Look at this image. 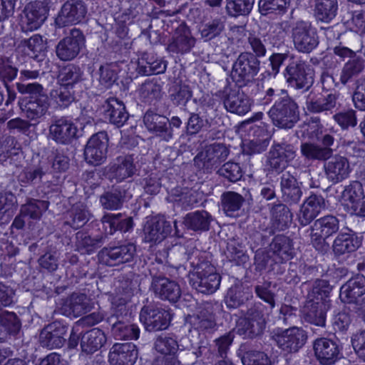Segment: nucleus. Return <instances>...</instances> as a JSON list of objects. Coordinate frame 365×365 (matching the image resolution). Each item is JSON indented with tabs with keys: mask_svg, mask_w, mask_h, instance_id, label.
<instances>
[{
	"mask_svg": "<svg viewBox=\"0 0 365 365\" xmlns=\"http://www.w3.org/2000/svg\"><path fill=\"white\" fill-rule=\"evenodd\" d=\"M48 206L49 202L47 200L30 198L24 205H21L20 211L27 220H40L43 212L48 210Z\"/></svg>",
	"mask_w": 365,
	"mask_h": 365,
	"instance_id": "13d9d810",
	"label": "nucleus"
},
{
	"mask_svg": "<svg viewBox=\"0 0 365 365\" xmlns=\"http://www.w3.org/2000/svg\"><path fill=\"white\" fill-rule=\"evenodd\" d=\"M166 62L152 53L145 52L138 58L136 72L140 76L163 73L166 70Z\"/></svg>",
	"mask_w": 365,
	"mask_h": 365,
	"instance_id": "4c0bfd02",
	"label": "nucleus"
},
{
	"mask_svg": "<svg viewBox=\"0 0 365 365\" xmlns=\"http://www.w3.org/2000/svg\"><path fill=\"white\" fill-rule=\"evenodd\" d=\"M365 276L356 274L340 289V298L344 303L353 304V309L365 321Z\"/></svg>",
	"mask_w": 365,
	"mask_h": 365,
	"instance_id": "6e6552de",
	"label": "nucleus"
},
{
	"mask_svg": "<svg viewBox=\"0 0 365 365\" xmlns=\"http://www.w3.org/2000/svg\"><path fill=\"white\" fill-rule=\"evenodd\" d=\"M212 216L206 210H197L187 213L184 217L185 226L196 232H207L210 230Z\"/></svg>",
	"mask_w": 365,
	"mask_h": 365,
	"instance_id": "79ce46f5",
	"label": "nucleus"
},
{
	"mask_svg": "<svg viewBox=\"0 0 365 365\" xmlns=\"http://www.w3.org/2000/svg\"><path fill=\"white\" fill-rule=\"evenodd\" d=\"M255 0H225V11L231 18L247 16L252 12Z\"/></svg>",
	"mask_w": 365,
	"mask_h": 365,
	"instance_id": "5fc2aeb1",
	"label": "nucleus"
},
{
	"mask_svg": "<svg viewBox=\"0 0 365 365\" xmlns=\"http://www.w3.org/2000/svg\"><path fill=\"white\" fill-rule=\"evenodd\" d=\"M48 173V162L40 160L37 165L24 168L18 175V180L24 186L36 185Z\"/></svg>",
	"mask_w": 365,
	"mask_h": 365,
	"instance_id": "a19ab883",
	"label": "nucleus"
},
{
	"mask_svg": "<svg viewBox=\"0 0 365 365\" xmlns=\"http://www.w3.org/2000/svg\"><path fill=\"white\" fill-rule=\"evenodd\" d=\"M103 108L105 118L118 128L123 126L129 118L124 103L115 98L107 99Z\"/></svg>",
	"mask_w": 365,
	"mask_h": 365,
	"instance_id": "e433bc0d",
	"label": "nucleus"
},
{
	"mask_svg": "<svg viewBox=\"0 0 365 365\" xmlns=\"http://www.w3.org/2000/svg\"><path fill=\"white\" fill-rule=\"evenodd\" d=\"M291 38L294 48L299 53L309 54L319 44L317 29L309 21L298 20L293 24Z\"/></svg>",
	"mask_w": 365,
	"mask_h": 365,
	"instance_id": "0eeeda50",
	"label": "nucleus"
},
{
	"mask_svg": "<svg viewBox=\"0 0 365 365\" xmlns=\"http://www.w3.org/2000/svg\"><path fill=\"white\" fill-rule=\"evenodd\" d=\"M91 214L86 205L78 202L72 205L65 215V224L74 230L82 227L89 220Z\"/></svg>",
	"mask_w": 365,
	"mask_h": 365,
	"instance_id": "37998d69",
	"label": "nucleus"
},
{
	"mask_svg": "<svg viewBox=\"0 0 365 365\" xmlns=\"http://www.w3.org/2000/svg\"><path fill=\"white\" fill-rule=\"evenodd\" d=\"M332 287L325 279H317L312 284L307 294V300L314 302H323L330 304L329 299Z\"/></svg>",
	"mask_w": 365,
	"mask_h": 365,
	"instance_id": "680f3d73",
	"label": "nucleus"
},
{
	"mask_svg": "<svg viewBox=\"0 0 365 365\" xmlns=\"http://www.w3.org/2000/svg\"><path fill=\"white\" fill-rule=\"evenodd\" d=\"M0 326L14 338L19 337L21 332V320L14 312H0Z\"/></svg>",
	"mask_w": 365,
	"mask_h": 365,
	"instance_id": "4d7b16f0",
	"label": "nucleus"
},
{
	"mask_svg": "<svg viewBox=\"0 0 365 365\" xmlns=\"http://www.w3.org/2000/svg\"><path fill=\"white\" fill-rule=\"evenodd\" d=\"M154 267L150 269L152 275L151 289L159 299L175 303L181 297V289L178 282L163 275L153 273Z\"/></svg>",
	"mask_w": 365,
	"mask_h": 365,
	"instance_id": "412c9836",
	"label": "nucleus"
},
{
	"mask_svg": "<svg viewBox=\"0 0 365 365\" xmlns=\"http://www.w3.org/2000/svg\"><path fill=\"white\" fill-rule=\"evenodd\" d=\"M170 197L175 206L185 210L192 208L198 203L196 192L187 188L182 190H176L171 194Z\"/></svg>",
	"mask_w": 365,
	"mask_h": 365,
	"instance_id": "e2e57ef3",
	"label": "nucleus"
},
{
	"mask_svg": "<svg viewBox=\"0 0 365 365\" xmlns=\"http://www.w3.org/2000/svg\"><path fill=\"white\" fill-rule=\"evenodd\" d=\"M225 29V21L223 17H215L202 22L199 31L201 38L205 41L215 39L222 34Z\"/></svg>",
	"mask_w": 365,
	"mask_h": 365,
	"instance_id": "3c124183",
	"label": "nucleus"
},
{
	"mask_svg": "<svg viewBox=\"0 0 365 365\" xmlns=\"http://www.w3.org/2000/svg\"><path fill=\"white\" fill-rule=\"evenodd\" d=\"M314 354L322 365H333L343 356L342 344L338 339L320 337L313 342Z\"/></svg>",
	"mask_w": 365,
	"mask_h": 365,
	"instance_id": "2eb2a0df",
	"label": "nucleus"
},
{
	"mask_svg": "<svg viewBox=\"0 0 365 365\" xmlns=\"http://www.w3.org/2000/svg\"><path fill=\"white\" fill-rule=\"evenodd\" d=\"M280 191L283 202L291 206L299 204L302 195V182L290 171L283 173L279 177Z\"/></svg>",
	"mask_w": 365,
	"mask_h": 365,
	"instance_id": "393cba45",
	"label": "nucleus"
},
{
	"mask_svg": "<svg viewBox=\"0 0 365 365\" xmlns=\"http://www.w3.org/2000/svg\"><path fill=\"white\" fill-rule=\"evenodd\" d=\"M102 236L91 237L84 232H78L76 234V250L81 254H91L101 247L103 244Z\"/></svg>",
	"mask_w": 365,
	"mask_h": 365,
	"instance_id": "864d4df0",
	"label": "nucleus"
},
{
	"mask_svg": "<svg viewBox=\"0 0 365 365\" xmlns=\"http://www.w3.org/2000/svg\"><path fill=\"white\" fill-rule=\"evenodd\" d=\"M221 208L228 217H236L245 202V198L238 192L226 191L221 195Z\"/></svg>",
	"mask_w": 365,
	"mask_h": 365,
	"instance_id": "49530a36",
	"label": "nucleus"
},
{
	"mask_svg": "<svg viewBox=\"0 0 365 365\" xmlns=\"http://www.w3.org/2000/svg\"><path fill=\"white\" fill-rule=\"evenodd\" d=\"M101 222L106 229L109 227L108 233L112 235L116 231L129 232L133 229V220L131 217H124L121 213H108L103 216Z\"/></svg>",
	"mask_w": 365,
	"mask_h": 365,
	"instance_id": "09e8293b",
	"label": "nucleus"
},
{
	"mask_svg": "<svg viewBox=\"0 0 365 365\" xmlns=\"http://www.w3.org/2000/svg\"><path fill=\"white\" fill-rule=\"evenodd\" d=\"M89 301L85 294L73 293L66 299L62 309L68 315L78 317L90 310Z\"/></svg>",
	"mask_w": 365,
	"mask_h": 365,
	"instance_id": "a18cd8bd",
	"label": "nucleus"
},
{
	"mask_svg": "<svg viewBox=\"0 0 365 365\" xmlns=\"http://www.w3.org/2000/svg\"><path fill=\"white\" fill-rule=\"evenodd\" d=\"M327 180L336 184L346 179L351 172L348 159L339 155L331 156L324 165Z\"/></svg>",
	"mask_w": 365,
	"mask_h": 365,
	"instance_id": "2f4dec72",
	"label": "nucleus"
},
{
	"mask_svg": "<svg viewBox=\"0 0 365 365\" xmlns=\"http://www.w3.org/2000/svg\"><path fill=\"white\" fill-rule=\"evenodd\" d=\"M84 44L83 33L80 29L73 28L67 36L57 43L56 54L61 61H72L79 54Z\"/></svg>",
	"mask_w": 365,
	"mask_h": 365,
	"instance_id": "dca6fc26",
	"label": "nucleus"
},
{
	"mask_svg": "<svg viewBox=\"0 0 365 365\" xmlns=\"http://www.w3.org/2000/svg\"><path fill=\"white\" fill-rule=\"evenodd\" d=\"M221 99L224 107L227 112L244 115L250 111L252 101L240 88L226 87L222 92Z\"/></svg>",
	"mask_w": 365,
	"mask_h": 365,
	"instance_id": "a211bd4d",
	"label": "nucleus"
},
{
	"mask_svg": "<svg viewBox=\"0 0 365 365\" xmlns=\"http://www.w3.org/2000/svg\"><path fill=\"white\" fill-rule=\"evenodd\" d=\"M83 71L73 64H69L62 68L58 75V82L60 85L73 88V86L82 80Z\"/></svg>",
	"mask_w": 365,
	"mask_h": 365,
	"instance_id": "052dcab7",
	"label": "nucleus"
},
{
	"mask_svg": "<svg viewBox=\"0 0 365 365\" xmlns=\"http://www.w3.org/2000/svg\"><path fill=\"white\" fill-rule=\"evenodd\" d=\"M88 14V6L83 0H67L61 6L55 19L58 28L83 22Z\"/></svg>",
	"mask_w": 365,
	"mask_h": 365,
	"instance_id": "4468645a",
	"label": "nucleus"
},
{
	"mask_svg": "<svg viewBox=\"0 0 365 365\" xmlns=\"http://www.w3.org/2000/svg\"><path fill=\"white\" fill-rule=\"evenodd\" d=\"M361 245V240L353 230L345 228L337 235L333 242V251L337 256L355 252Z\"/></svg>",
	"mask_w": 365,
	"mask_h": 365,
	"instance_id": "f704fd0d",
	"label": "nucleus"
},
{
	"mask_svg": "<svg viewBox=\"0 0 365 365\" xmlns=\"http://www.w3.org/2000/svg\"><path fill=\"white\" fill-rule=\"evenodd\" d=\"M77 133V126L68 117L55 119L49 126V135L58 144L72 143L78 138Z\"/></svg>",
	"mask_w": 365,
	"mask_h": 365,
	"instance_id": "b1692460",
	"label": "nucleus"
},
{
	"mask_svg": "<svg viewBox=\"0 0 365 365\" xmlns=\"http://www.w3.org/2000/svg\"><path fill=\"white\" fill-rule=\"evenodd\" d=\"M136 172L133 155H125L118 156L113 163L109 164L107 174L111 181L121 182L134 176Z\"/></svg>",
	"mask_w": 365,
	"mask_h": 365,
	"instance_id": "bb28decb",
	"label": "nucleus"
},
{
	"mask_svg": "<svg viewBox=\"0 0 365 365\" xmlns=\"http://www.w3.org/2000/svg\"><path fill=\"white\" fill-rule=\"evenodd\" d=\"M132 182L128 181L123 185L113 186L100 197V203L103 209L116 210L120 209L125 202L133 197Z\"/></svg>",
	"mask_w": 365,
	"mask_h": 365,
	"instance_id": "5701e85b",
	"label": "nucleus"
},
{
	"mask_svg": "<svg viewBox=\"0 0 365 365\" xmlns=\"http://www.w3.org/2000/svg\"><path fill=\"white\" fill-rule=\"evenodd\" d=\"M286 203L279 202L272 205V227L268 228L266 232L269 235H274L275 230L282 231L286 230L292 221V213Z\"/></svg>",
	"mask_w": 365,
	"mask_h": 365,
	"instance_id": "58836bf2",
	"label": "nucleus"
},
{
	"mask_svg": "<svg viewBox=\"0 0 365 365\" xmlns=\"http://www.w3.org/2000/svg\"><path fill=\"white\" fill-rule=\"evenodd\" d=\"M106 342V334L101 329L98 328L86 331L81 338L82 351L86 354L94 353L100 349Z\"/></svg>",
	"mask_w": 365,
	"mask_h": 365,
	"instance_id": "de8ad7c7",
	"label": "nucleus"
},
{
	"mask_svg": "<svg viewBox=\"0 0 365 365\" xmlns=\"http://www.w3.org/2000/svg\"><path fill=\"white\" fill-rule=\"evenodd\" d=\"M269 250L275 263H284L293 257L292 240L283 234L274 235L269 243Z\"/></svg>",
	"mask_w": 365,
	"mask_h": 365,
	"instance_id": "72a5a7b5",
	"label": "nucleus"
},
{
	"mask_svg": "<svg viewBox=\"0 0 365 365\" xmlns=\"http://www.w3.org/2000/svg\"><path fill=\"white\" fill-rule=\"evenodd\" d=\"M272 339L282 351L292 354L298 352L304 346L307 334L302 328L292 327L284 330H274Z\"/></svg>",
	"mask_w": 365,
	"mask_h": 365,
	"instance_id": "9b49d317",
	"label": "nucleus"
},
{
	"mask_svg": "<svg viewBox=\"0 0 365 365\" xmlns=\"http://www.w3.org/2000/svg\"><path fill=\"white\" fill-rule=\"evenodd\" d=\"M313 232L318 231L322 236L330 237L339 229V221L333 215H326L317 219L311 227Z\"/></svg>",
	"mask_w": 365,
	"mask_h": 365,
	"instance_id": "0e129e2a",
	"label": "nucleus"
},
{
	"mask_svg": "<svg viewBox=\"0 0 365 365\" xmlns=\"http://www.w3.org/2000/svg\"><path fill=\"white\" fill-rule=\"evenodd\" d=\"M172 232V226L163 215H155L148 218L144 228V240L146 242L159 243Z\"/></svg>",
	"mask_w": 365,
	"mask_h": 365,
	"instance_id": "a878e982",
	"label": "nucleus"
},
{
	"mask_svg": "<svg viewBox=\"0 0 365 365\" xmlns=\"http://www.w3.org/2000/svg\"><path fill=\"white\" fill-rule=\"evenodd\" d=\"M50 97L60 108H68L75 101L73 88L62 85L51 90Z\"/></svg>",
	"mask_w": 365,
	"mask_h": 365,
	"instance_id": "774afa93",
	"label": "nucleus"
},
{
	"mask_svg": "<svg viewBox=\"0 0 365 365\" xmlns=\"http://www.w3.org/2000/svg\"><path fill=\"white\" fill-rule=\"evenodd\" d=\"M140 320L149 332L163 331L169 327L172 314L162 305L150 303L142 307Z\"/></svg>",
	"mask_w": 365,
	"mask_h": 365,
	"instance_id": "9d476101",
	"label": "nucleus"
},
{
	"mask_svg": "<svg viewBox=\"0 0 365 365\" xmlns=\"http://www.w3.org/2000/svg\"><path fill=\"white\" fill-rule=\"evenodd\" d=\"M314 16L317 21L330 23L336 16L338 0H313Z\"/></svg>",
	"mask_w": 365,
	"mask_h": 365,
	"instance_id": "c03bdc74",
	"label": "nucleus"
},
{
	"mask_svg": "<svg viewBox=\"0 0 365 365\" xmlns=\"http://www.w3.org/2000/svg\"><path fill=\"white\" fill-rule=\"evenodd\" d=\"M186 322L192 329L202 334H211L217 329L216 316L210 303L205 304L196 313L189 314Z\"/></svg>",
	"mask_w": 365,
	"mask_h": 365,
	"instance_id": "aec40b11",
	"label": "nucleus"
},
{
	"mask_svg": "<svg viewBox=\"0 0 365 365\" xmlns=\"http://www.w3.org/2000/svg\"><path fill=\"white\" fill-rule=\"evenodd\" d=\"M264 306L260 302L252 304L246 313L240 317L235 330L244 339H255L264 333L266 328V319L264 314Z\"/></svg>",
	"mask_w": 365,
	"mask_h": 365,
	"instance_id": "20e7f679",
	"label": "nucleus"
},
{
	"mask_svg": "<svg viewBox=\"0 0 365 365\" xmlns=\"http://www.w3.org/2000/svg\"><path fill=\"white\" fill-rule=\"evenodd\" d=\"M274 101L267 115L273 125L280 129H291L300 119L299 107L295 99L285 89L269 87L258 98L262 106H269Z\"/></svg>",
	"mask_w": 365,
	"mask_h": 365,
	"instance_id": "f257e3e1",
	"label": "nucleus"
},
{
	"mask_svg": "<svg viewBox=\"0 0 365 365\" xmlns=\"http://www.w3.org/2000/svg\"><path fill=\"white\" fill-rule=\"evenodd\" d=\"M179 252L182 255V260L189 262L193 268L190 277L191 286L202 294L215 292L220 287L221 277L210 262L209 253L196 248L187 250L185 247H180Z\"/></svg>",
	"mask_w": 365,
	"mask_h": 365,
	"instance_id": "f03ea898",
	"label": "nucleus"
},
{
	"mask_svg": "<svg viewBox=\"0 0 365 365\" xmlns=\"http://www.w3.org/2000/svg\"><path fill=\"white\" fill-rule=\"evenodd\" d=\"M192 97V91L186 84L176 83L169 90V98L175 106L185 107Z\"/></svg>",
	"mask_w": 365,
	"mask_h": 365,
	"instance_id": "69168bd1",
	"label": "nucleus"
},
{
	"mask_svg": "<svg viewBox=\"0 0 365 365\" xmlns=\"http://www.w3.org/2000/svg\"><path fill=\"white\" fill-rule=\"evenodd\" d=\"M339 98L340 93L337 91L324 95L315 90H312L306 96V108L312 113H333L341 107Z\"/></svg>",
	"mask_w": 365,
	"mask_h": 365,
	"instance_id": "ddd939ff",
	"label": "nucleus"
},
{
	"mask_svg": "<svg viewBox=\"0 0 365 365\" xmlns=\"http://www.w3.org/2000/svg\"><path fill=\"white\" fill-rule=\"evenodd\" d=\"M68 327L59 321L53 322L45 326L40 332L39 342L41 346L50 349L62 347Z\"/></svg>",
	"mask_w": 365,
	"mask_h": 365,
	"instance_id": "cd10ccee",
	"label": "nucleus"
},
{
	"mask_svg": "<svg viewBox=\"0 0 365 365\" xmlns=\"http://www.w3.org/2000/svg\"><path fill=\"white\" fill-rule=\"evenodd\" d=\"M197 39L185 24H180L167 44L166 51L172 54L183 56L195 46Z\"/></svg>",
	"mask_w": 365,
	"mask_h": 365,
	"instance_id": "f3484780",
	"label": "nucleus"
},
{
	"mask_svg": "<svg viewBox=\"0 0 365 365\" xmlns=\"http://www.w3.org/2000/svg\"><path fill=\"white\" fill-rule=\"evenodd\" d=\"M364 68V61L360 56H356L349 59L343 66L341 74L340 81L343 85H346L354 78L357 77Z\"/></svg>",
	"mask_w": 365,
	"mask_h": 365,
	"instance_id": "bf43d9fd",
	"label": "nucleus"
},
{
	"mask_svg": "<svg viewBox=\"0 0 365 365\" xmlns=\"http://www.w3.org/2000/svg\"><path fill=\"white\" fill-rule=\"evenodd\" d=\"M290 0H259V12L262 16H282L287 12Z\"/></svg>",
	"mask_w": 365,
	"mask_h": 365,
	"instance_id": "6e6d98bb",
	"label": "nucleus"
},
{
	"mask_svg": "<svg viewBox=\"0 0 365 365\" xmlns=\"http://www.w3.org/2000/svg\"><path fill=\"white\" fill-rule=\"evenodd\" d=\"M108 137L105 131L93 134L88 140L84 150L86 160L91 165H99L107 158Z\"/></svg>",
	"mask_w": 365,
	"mask_h": 365,
	"instance_id": "6ab92c4d",
	"label": "nucleus"
},
{
	"mask_svg": "<svg viewBox=\"0 0 365 365\" xmlns=\"http://www.w3.org/2000/svg\"><path fill=\"white\" fill-rule=\"evenodd\" d=\"M103 252L107 257L106 263L115 266L132 262L136 256V247L133 243L127 242L106 248Z\"/></svg>",
	"mask_w": 365,
	"mask_h": 365,
	"instance_id": "c9c22d12",
	"label": "nucleus"
},
{
	"mask_svg": "<svg viewBox=\"0 0 365 365\" xmlns=\"http://www.w3.org/2000/svg\"><path fill=\"white\" fill-rule=\"evenodd\" d=\"M229 154L230 149L225 144H210L195 157V165L203 173H211L227 160Z\"/></svg>",
	"mask_w": 365,
	"mask_h": 365,
	"instance_id": "1a4fd4ad",
	"label": "nucleus"
},
{
	"mask_svg": "<svg viewBox=\"0 0 365 365\" xmlns=\"http://www.w3.org/2000/svg\"><path fill=\"white\" fill-rule=\"evenodd\" d=\"M138 349L133 343H115L110 349L108 359L111 365H134Z\"/></svg>",
	"mask_w": 365,
	"mask_h": 365,
	"instance_id": "473e14b6",
	"label": "nucleus"
},
{
	"mask_svg": "<svg viewBox=\"0 0 365 365\" xmlns=\"http://www.w3.org/2000/svg\"><path fill=\"white\" fill-rule=\"evenodd\" d=\"M327 152L320 145L312 142L302 143L300 145L301 155L307 161H327L330 158Z\"/></svg>",
	"mask_w": 365,
	"mask_h": 365,
	"instance_id": "338daca9",
	"label": "nucleus"
},
{
	"mask_svg": "<svg viewBox=\"0 0 365 365\" xmlns=\"http://www.w3.org/2000/svg\"><path fill=\"white\" fill-rule=\"evenodd\" d=\"M119 302H113L110 315L106 318V322L109 324L110 329L118 327L121 324H126L132 321L131 312L126 305L125 299H119Z\"/></svg>",
	"mask_w": 365,
	"mask_h": 365,
	"instance_id": "8fccbe9b",
	"label": "nucleus"
},
{
	"mask_svg": "<svg viewBox=\"0 0 365 365\" xmlns=\"http://www.w3.org/2000/svg\"><path fill=\"white\" fill-rule=\"evenodd\" d=\"M261 68V61L245 52L239 54L232 64L231 78L239 88L251 86Z\"/></svg>",
	"mask_w": 365,
	"mask_h": 365,
	"instance_id": "423d86ee",
	"label": "nucleus"
},
{
	"mask_svg": "<svg viewBox=\"0 0 365 365\" xmlns=\"http://www.w3.org/2000/svg\"><path fill=\"white\" fill-rule=\"evenodd\" d=\"M329 308V303L307 300L304 307V318L310 324L324 327L326 325L327 312Z\"/></svg>",
	"mask_w": 365,
	"mask_h": 365,
	"instance_id": "ea45409f",
	"label": "nucleus"
},
{
	"mask_svg": "<svg viewBox=\"0 0 365 365\" xmlns=\"http://www.w3.org/2000/svg\"><path fill=\"white\" fill-rule=\"evenodd\" d=\"M21 29L24 31H32L38 29L46 19L47 9L43 2L35 1L30 2L24 10Z\"/></svg>",
	"mask_w": 365,
	"mask_h": 365,
	"instance_id": "c756f323",
	"label": "nucleus"
},
{
	"mask_svg": "<svg viewBox=\"0 0 365 365\" xmlns=\"http://www.w3.org/2000/svg\"><path fill=\"white\" fill-rule=\"evenodd\" d=\"M143 123L149 133L165 142L174 138L173 130L170 128L168 118L148 109L143 115Z\"/></svg>",
	"mask_w": 365,
	"mask_h": 365,
	"instance_id": "4be33fe9",
	"label": "nucleus"
},
{
	"mask_svg": "<svg viewBox=\"0 0 365 365\" xmlns=\"http://www.w3.org/2000/svg\"><path fill=\"white\" fill-rule=\"evenodd\" d=\"M297 155L294 146L287 143H274L270 148L266 160L269 172L283 173Z\"/></svg>",
	"mask_w": 365,
	"mask_h": 365,
	"instance_id": "f8f14e48",
	"label": "nucleus"
},
{
	"mask_svg": "<svg viewBox=\"0 0 365 365\" xmlns=\"http://www.w3.org/2000/svg\"><path fill=\"white\" fill-rule=\"evenodd\" d=\"M277 36L274 35L272 33L262 35L259 34H250L247 38V51H244L250 56H254L257 61H260L267 56L268 52V46H275L278 43Z\"/></svg>",
	"mask_w": 365,
	"mask_h": 365,
	"instance_id": "c85d7f7f",
	"label": "nucleus"
},
{
	"mask_svg": "<svg viewBox=\"0 0 365 365\" xmlns=\"http://www.w3.org/2000/svg\"><path fill=\"white\" fill-rule=\"evenodd\" d=\"M326 207V200L322 195L311 193L300 207L299 223L302 226L309 225Z\"/></svg>",
	"mask_w": 365,
	"mask_h": 365,
	"instance_id": "7c9ffc66",
	"label": "nucleus"
},
{
	"mask_svg": "<svg viewBox=\"0 0 365 365\" xmlns=\"http://www.w3.org/2000/svg\"><path fill=\"white\" fill-rule=\"evenodd\" d=\"M16 88L21 94H29L23 101L21 108L25 116L34 124L38 123L48 112L49 98L46 90L38 83H16Z\"/></svg>",
	"mask_w": 365,
	"mask_h": 365,
	"instance_id": "7ed1b4c3",
	"label": "nucleus"
},
{
	"mask_svg": "<svg viewBox=\"0 0 365 365\" xmlns=\"http://www.w3.org/2000/svg\"><path fill=\"white\" fill-rule=\"evenodd\" d=\"M138 94L143 103L155 105L163 96L162 87L156 81L146 80L140 86Z\"/></svg>",
	"mask_w": 365,
	"mask_h": 365,
	"instance_id": "603ef678",
	"label": "nucleus"
},
{
	"mask_svg": "<svg viewBox=\"0 0 365 365\" xmlns=\"http://www.w3.org/2000/svg\"><path fill=\"white\" fill-rule=\"evenodd\" d=\"M282 75L286 83L297 90L308 91L314 82L311 66L302 57L293 53L291 54Z\"/></svg>",
	"mask_w": 365,
	"mask_h": 365,
	"instance_id": "39448f33",
	"label": "nucleus"
}]
</instances>
